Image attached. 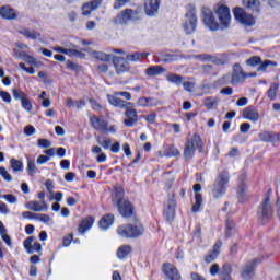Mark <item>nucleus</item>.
Instances as JSON below:
<instances>
[{
    "mask_svg": "<svg viewBox=\"0 0 280 280\" xmlns=\"http://www.w3.org/2000/svg\"><path fill=\"white\" fill-rule=\"evenodd\" d=\"M161 8V0H145L144 1V11L147 16H154Z\"/></svg>",
    "mask_w": 280,
    "mask_h": 280,
    "instance_id": "nucleus-21",
    "label": "nucleus"
},
{
    "mask_svg": "<svg viewBox=\"0 0 280 280\" xmlns=\"http://www.w3.org/2000/svg\"><path fill=\"white\" fill-rule=\"evenodd\" d=\"M113 224H115V214L113 213H107L103 215L98 221V226L103 231H108V229H110Z\"/></svg>",
    "mask_w": 280,
    "mask_h": 280,
    "instance_id": "nucleus-24",
    "label": "nucleus"
},
{
    "mask_svg": "<svg viewBox=\"0 0 280 280\" xmlns=\"http://www.w3.org/2000/svg\"><path fill=\"white\" fill-rule=\"evenodd\" d=\"M73 48L67 49L66 56H74L77 58H86V55L81 50H78V46L72 44Z\"/></svg>",
    "mask_w": 280,
    "mask_h": 280,
    "instance_id": "nucleus-41",
    "label": "nucleus"
},
{
    "mask_svg": "<svg viewBox=\"0 0 280 280\" xmlns=\"http://www.w3.org/2000/svg\"><path fill=\"white\" fill-rule=\"evenodd\" d=\"M108 102L115 108H125L124 116L126 119L122 124L126 128H132V126L139 124V113L135 109V103L124 101L116 96H108Z\"/></svg>",
    "mask_w": 280,
    "mask_h": 280,
    "instance_id": "nucleus-1",
    "label": "nucleus"
},
{
    "mask_svg": "<svg viewBox=\"0 0 280 280\" xmlns=\"http://www.w3.org/2000/svg\"><path fill=\"white\" fill-rule=\"evenodd\" d=\"M150 56V52H133L126 56V60L128 62H141V60H145Z\"/></svg>",
    "mask_w": 280,
    "mask_h": 280,
    "instance_id": "nucleus-31",
    "label": "nucleus"
},
{
    "mask_svg": "<svg viewBox=\"0 0 280 280\" xmlns=\"http://www.w3.org/2000/svg\"><path fill=\"white\" fill-rule=\"evenodd\" d=\"M125 97V100H127V102H129V100H132V94L130 92H115L114 94H107V100L108 97Z\"/></svg>",
    "mask_w": 280,
    "mask_h": 280,
    "instance_id": "nucleus-51",
    "label": "nucleus"
},
{
    "mask_svg": "<svg viewBox=\"0 0 280 280\" xmlns=\"http://www.w3.org/2000/svg\"><path fill=\"white\" fill-rule=\"evenodd\" d=\"M24 62L26 65H32L33 67H43V62L38 61L36 57L26 55V58L24 59Z\"/></svg>",
    "mask_w": 280,
    "mask_h": 280,
    "instance_id": "nucleus-49",
    "label": "nucleus"
},
{
    "mask_svg": "<svg viewBox=\"0 0 280 280\" xmlns=\"http://www.w3.org/2000/svg\"><path fill=\"white\" fill-rule=\"evenodd\" d=\"M116 207L118 209L119 215H121V218H124L125 220L138 218L137 209L135 208V205L130 200L125 199V201H117Z\"/></svg>",
    "mask_w": 280,
    "mask_h": 280,
    "instance_id": "nucleus-8",
    "label": "nucleus"
},
{
    "mask_svg": "<svg viewBox=\"0 0 280 280\" xmlns=\"http://www.w3.org/2000/svg\"><path fill=\"white\" fill-rule=\"evenodd\" d=\"M66 68L69 69L70 71H75V73H80V71H82V66L71 60H68L66 62Z\"/></svg>",
    "mask_w": 280,
    "mask_h": 280,
    "instance_id": "nucleus-50",
    "label": "nucleus"
},
{
    "mask_svg": "<svg viewBox=\"0 0 280 280\" xmlns=\"http://www.w3.org/2000/svg\"><path fill=\"white\" fill-rule=\"evenodd\" d=\"M166 80L171 84H176V86H180V84H183V82L185 80V77H183L180 74H176V73H168L166 75Z\"/></svg>",
    "mask_w": 280,
    "mask_h": 280,
    "instance_id": "nucleus-35",
    "label": "nucleus"
},
{
    "mask_svg": "<svg viewBox=\"0 0 280 280\" xmlns=\"http://www.w3.org/2000/svg\"><path fill=\"white\" fill-rule=\"evenodd\" d=\"M12 94H13L14 100H20L21 102H23V100H25L27 97V94H25V92H23L19 89H13Z\"/></svg>",
    "mask_w": 280,
    "mask_h": 280,
    "instance_id": "nucleus-55",
    "label": "nucleus"
},
{
    "mask_svg": "<svg viewBox=\"0 0 280 280\" xmlns=\"http://www.w3.org/2000/svg\"><path fill=\"white\" fill-rule=\"evenodd\" d=\"M0 198H2V200H7L9 205H16V202H19V199L16 198V196L12 194L0 195Z\"/></svg>",
    "mask_w": 280,
    "mask_h": 280,
    "instance_id": "nucleus-53",
    "label": "nucleus"
},
{
    "mask_svg": "<svg viewBox=\"0 0 280 280\" xmlns=\"http://www.w3.org/2000/svg\"><path fill=\"white\" fill-rule=\"evenodd\" d=\"M233 266L231 262H224L219 272V280H233Z\"/></svg>",
    "mask_w": 280,
    "mask_h": 280,
    "instance_id": "nucleus-25",
    "label": "nucleus"
},
{
    "mask_svg": "<svg viewBox=\"0 0 280 280\" xmlns=\"http://www.w3.org/2000/svg\"><path fill=\"white\" fill-rule=\"evenodd\" d=\"M215 14L219 19V23L223 30H226L229 25H231V9H229L226 5L221 4L217 11Z\"/></svg>",
    "mask_w": 280,
    "mask_h": 280,
    "instance_id": "nucleus-14",
    "label": "nucleus"
},
{
    "mask_svg": "<svg viewBox=\"0 0 280 280\" xmlns=\"http://www.w3.org/2000/svg\"><path fill=\"white\" fill-rule=\"evenodd\" d=\"M200 73L201 75H206V77L217 75L215 68H213L212 65H203L200 69Z\"/></svg>",
    "mask_w": 280,
    "mask_h": 280,
    "instance_id": "nucleus-43",
    "label": "nucleus"
},
{
    "mask_svg": "<svg viewBox=\"0 0 280 280\" xmlns=\"http://www.w3.org/2000/svg\"><path fill=\"white\" fill-rule=\"evenodd\" d=\"M220 248H222V241L218 240L212 246V249H210L203 257V261L206 264H213V261H215L220 255Z\"/></svg>",
    "mask_w": 280,
    "mask_h": 280,
    "instance_id": "nucleus-17",
    "label": "nucleus"
},
{
    "mask_svg": "<svg viewBox=\"0 0 280 280\" xmlns=\"http://www.w3.org/2000/svg\"><path fill=\"white\" fill-rule=\"evenodd\" d=\"M0 176H2V178H4V180H7V183H11V180H12V175H10L8 170H5V167H3V166L0 167Z\"/></svg>",
    "mask_w": 280,
    "mask_h": 280,
    "instance_id": "nucleus-58",
    "label": "nucleus"
},
{
    "mask_svg": "<svg viewBox=\"0 0 280 280\" xmlns=\"http://www.w3.org/2000/svg\"><path fill=\"white\" fill-rule=\"evenodd\" d=\"M124 196H126V190H124V187L118 186L114 189V198H113V202L115 205H117V202H121L125 201L126 198H124Z\"/></svg>",
    "mask_w": 280,
    "mask_h": 280,
    "instance_id": "nucleus-33",
    "label": "nucleus"
},
{
    "mask_svg": "<svg viewBox=\"0 0 280 280\" xmlns=\"http://www.w3.org/2000/svg\"><path fill=\"white\" fill-rule=\"evenodd\" d=\"M260 66L257 68V71H266L268 67H277V62L271 60H265L264 62L259 63Z\"/></svg>",
    "mask_w": 280,
    "mask_h": 280,
    "instance_id": "nucleus-52",
    "label": "nucleus"
},
{
    "mask_svg": "<svg viewBox=\"0 0 280 280\" xmlns=\"http://www.w3.org/2000/svg\"><path fill=\"white\" fill-rule=\"evenodd\" d=\"M135 223H125L117 228V234L125 240H139L145 233V225L139 220L133 219Z\"/></svg>",
    "mask_w": 280,
    "mask_h": 280,
    "instance_id": "nucleus-2",
    "label": "nucleus"
},
{
    "mask_svg": "<svg viewBox=\"0 0 280 280\" xmlns=\"http://www.w3.org/2000/svg\"><path fill=\"white\" fill-rule=\"evenodd\" d=\"M93 56L96 60H100L101 62H110L115 56L102 51H94Z\"/></svg>",
    "mask_w": 280,
    "mask_h": 280,
    "instance_id": "nucleus-36",
    "label": "nucleus"
},
{
    "mask_svg": "<svg viewBox=\"0 0 280 280\" xmlns=\"http://www.w3.org/2000/svg\"><path fill=\"white\" fill-rule=\"evenodd\" d=\"M161 271L167 280H183V275H180L178 267L172 262H164Z\"/></svg>",
    "mask_w": 280,
    "mask_h": 280,
    "instance_id": "nucleus-12",
    "label": "nucleus"
},
{
    "mask_svg": "<svg viewBox=\"0 0 280 280\" xmlns=\"http://www.w3.org/2000/svg\"><path fill=\"white\" fill-rule=\"evenodd\" d=\"M196 149L200 154H205V142L200 133H194L191 138L186 140L183 152L185 161H191L196 156Z\"/></svg>",
    "mask_w": 280,
    "mask_h": 280,
    "instance_id": "nucleus-4",
    "label": "nucleus"
},
{
    "mask_svg": "<svg viewBox=\"0 0 280 280\" xmlns=\"http://www.w3.org/2000/svg\"><path fill=\"white\" fill-rule=\"evenodd\" d=\"M272 196V188H269L265 195V198L257 208V219L260 224H268L270 220L275 217V208L270 202Z\"/></svg>",
    "mask_w": 280,
    "mask_h": 280,
    "instance_id": "nucleus-3",
    "label": "nucleus"
},
{
    "mask_svg": "<svg viewBox=\"0 0 280 280\" xmlns=\"http://www.w3.org/2000/svg\"><path fill=\"white\" fill-rule=\"evenodd\" d=\"M247 78H257V72L246 73L240 63H234L231 84H242Z\"/></svg>",
    "mask_w": 280,
    "mask_h": 280,
    "instance_id": "nucleus-9",
    "label": "nucleus"
},
{
    "mask_svg": "<svg viewBox=\"0 0 280 280\" xmlns=\"http://www.w3.org/2000/svg\"><path fill=\"white\" fill-rule=\"evenodd\" d=\"M38 148H51V141L47 139H38L37 140Z\"/></svg>",
    "mask_w": 280,
    "mask_h": 280,
    "instance_id": "nucleus-64",
    "label": "nucleus"
},
{
    "mask_svg": "<svg viewBox=\"0 0 280 280\" xmlns=\"http://www.w3.org/2000/svg\"><path fill=\"white\" fill-rule=\"evenodd\" d=\"M136 106H140V108H148L152 106H158V104L156 102H154V97L141 96L138 98Z\"/></svg>",
    "mask_w": 280,
    "mask_h": 280,
    "instance_id": "nucleus-30",
    "label": "nucleus"
},
{
    "mask_svg": "<svg viewBox=\"0 0 280 280\" xmlns=\"http://www.w3.org/2000/svg\"><path fill=\"white\" fill-rule=\"evenodd\" d=\"M130 21H139V11L125 9L114 19L115 25H126Z\"/></svg>",
    "mask_w": 280,
    "mask_h": 280,
    "instance_id": "nucleus-10",
    "label": "nucleus"
},
{
    "mask_svg": "<svg viewBox=\"0 0 280 280\" xmlns=\"http://www.w3.org/2000/svg\"><path fill=\"white\" fill-rule=\"evenodd\" d=\"M165 71H167V69L163 68L162 66H150L145 69V75L148 78H155L156 75L165 73Z\"/></svg>",
    "mask_w": 280,
    "mask_h": 280,
    "instance_id": "nucleus-28",
    "label": "nucleus"
},
{
    "mask_svg": "<svg viewBox=\"0 0 280 280\" xmlns=\"http://www.w3.org/2000/svg\"><path fill=\"white\" fill-rule=\"evenodd\" d=\"M113 65L118 75H121V73H126V71H130V63L127 61V59H124L122 57L114 56Z\"/></svg>",
    "mask_w": 280,
    "mask_h": 280,
    "instance_id": "nucleus-18",
    "label": "nucleus"
},
{
    "mask_svg": "<svg viewBox=\"0 0 280 280\" xmlns=\"http://www.w3.org/2000/svg\"><path fill=\"white\" fill-rule=\"evenodd\" d=\"M243 119H247L248 121H253L255 124L256 121H259V112H257V108H255L253 105L247 106L243 110Z\"/></svg>",
    "mask_w": 280,
    "mask_h": 280,
    "instance_id": "nucleus-22",
    "label": "nucleus"
},
{
    "mask_svg": "<svg viewBox=\"0 0 280 280\" xmlns=\"http://www.w3.org/2000/svg\"><path fill=\"white\" fill-rule=\"evenodd\" d=\"M264 261V258H254L245 264L243 270L241 271L242 279L250 280L255 277V270L259 264Z\"/></svg>",
    "mask_w": 280,
    "mask_h": 280,
    "instance_id": "nucleus-13",
    "label": "nucleus"
},
{
    "mask_svg": "<svg viewBox=\"0 0 280 280\" xmlns=\"http://www.w3.org/2000/svg\"><path fill=\"white\" fill-rule=\"evenodd\" d=\"M160 62H174L176 60V55L161 51L158 56Z\"/></svg>",
    "mask_w": 280,
    "mask_h": 280,
    "instance_id": "nucleus-37",
    "label": "nucleus"
},
{
    "mask_svg": "<svg viewBox=\"0 0 280 280\" xmlns=\"http://www.w3.org/2000/svg\"><path fill=\"white\" fill-rule=\"evenodd\" d=\"M165 156H168L171 159L174 156H180V151L178 150V148H176V145L170 144L165 151Z\"/></svg>",
    "mask_w": 280,
    "mask_h": 280,
    "instance_id": "nucleus-44",
    "label": "nucleus"
},
{
    "mask_svg": "<svg viewBox=\"0 0 280 280\" xmlns=\"http://www.w3.org/2000/svg\"><path fill=\"white\" fill-rule=\"evenodd\" d=\"M130 253H132V246L122 245L117 249L116 255L118 259H126Z\"/></svg>",
    "mask_w": 280,
    "mask_h": 280,
    "instance_id": "nucleus-34",
    "label": "nucleus"
},
{
    "mask_svg": "<svg viewBox=\"0 0 280 280\" xmlns=\"http://www.w3.org/2000/svg\"><path fill=\"white\" fill-rule=\"evenodd\" d=\"M19 67L20 69H22V71H25L26 73H28V75H34V73H36V70L34 69V67H26L24 62H20Z\"/></svg>",
    "mask_w": 280,
    "mask_h": 280,
    "instance_id": "nucleus-60",
    "label": "nucleus"
},
{
    "mask_svg": "<svg viewBox=\"0 0 280 280\" xmlns=\"http://www.w3.org/2000/svg\"><path fill=\"white\" fill-rule=\"evenodd\" d=\"M200 207H202V194H195V203L191 207V212L198 213Z\"/></svg>",
    "mask_w": 280,
    "mask_h": 280,
    "instance_id": "nucleus-40",
    "label": "nucleus"
},
{
    "mask_svg": "<svg viewBox=\"0 0 280 280\" xmlns=\"http://www.w3.org/2000/svg\"><path fill=\"white\" fill-rule=\"evenodd\" d=\"M36 162L34 160H27L26 172L28 176H35L37 172Z\"/></svg>",
    "mask_w": 280,
    "mask_h": 280,
    "instance_id": "nucleus-46",
    "label": "nucleus"
},
{
    "mask_svg": "<svg viewBox=\"0 0 280 280\" xmlns=\"http://www.w3.org/2000/svg\"><path fill=\"white\" fill-rule=\"evenodd\" d=\"M90 124L96 132H102V135H109V132L115 135L117 132V126L112 125L108 127V121L100 116L90 117Z\"/></svg>",
    "mask_w": 280,
    "mask_h": 280,
    "instance_id": "nucleus-7",
    "label": "nucleus"
},
{
    "mask_svg": "<svg viewBox=\"0 0 280 280\" xmlns=\"http://www.w3.org/2000/svg\"><path fill=\"white\" fill-rule=\"evenodd\" d=\"M229 183H231V173H229V170H223L219 172L215 180L212 184L211 191L213 198H222V196H224V194H226V190L229 189Z\"/></svg>",
    "mask_w": 280,
    "mask_h": 280,
    "instance_id": "nucleus-5",
    "label": "nucleus"
},
{
    "mask_svg": "<svg viewBox=\"0 0 280 280\" xmlns=\"http://www.w3.org/2000/svg\"><path fill=\"white\" fill-rule=\"evenodd\" d=\"M236 232H237V224L233 220L228 219L225 221V237H226V240H229V237H233V235H235Z\"/></svg>",
    "mask_w": 280,
    "mask_h": 280,
    "instance_id": "nucleus-29",
    "label": "nucleus"
},
{
    "mask_svg": "<svg viewBox=\"0 0 280 280\" xmlns=\"http://www.w3.org/2000/svg\"><path fill=\"white\" fill-rule=\"evenodd\" d=\"M164 215L166 218V222H174V218H176V196L175 195H172L171 199L167 200Z\"/></svg>",
    "mask_w": 280,
    "mask_h": 280,
    "instance_id": "nucleus-16",
    "label": "nucleus"
},
{
    "mask_svg": "<svg viewBox=\"0 0 280 280\" xmlns=\"http://www.w3.org/2000/svg\"><path fill=\"white\" fill-rule=\"evenodd\" d=\"M280 141V132H270V138H269V143H272V145H275V143H279Z\"/></svg>",
    "mask_w": 280,
    "mask_h": 280,
    "instance_id": "nucleus-63",
    "label": "nucleus"
},
{
    "mask_svg": "<svg viewBox=\"0 0 280 280\" xmlns=\"http://www.w3.org/2000/svg\"><path fill=\"white\" fill-rule=\"evenodd\" d=\"M207 60H211L213 65H215L217 67H223V65H226V58H218V57H213L211 55H208Z\"/></svg>",
    "mask_w": 280,
    "mask_h": 280,
    "instance_id": "nucleus-48",
    "label": "nucleus"
},
{
    "mask_svg": "<svg viewBox=\"0 0 280 280\" xmlns=\"http://www.w3.org/2000/svg\"><path fill=\"white\" fill-rule=\"evenodd\" d=\"M203 104L208 110H213V108H218V98L208 96L205 98Z\"/></svg>",
    "mask_w": 280,
    "mask_h": 280,
    "instance_id": "nucleus-38",
    "label": "nucleus"
},
{
    "mask_svg": "<svg viewBox=\"0 0 280 280\" xmlns=\"http://www.w3.org/2000/svg\"><path fill=\"white\" fill-rule=\"evenodd\" d=\"M94 223H95V218H93L92 215L86 217L81 221V223L78 226L79 233L81 234L86 233V231H89Z\"/></svg>",
    "mask_w": 280,
    "mask_h": 280,
    "instance_id": "nucleus-27",
    "label": "nucleus"
},
{
    "mask_svg": "<svg viewBox=\"0 0 280 280\" xmlns=\"http://www.w3.org/2000/svg\"><path fill=\"white\" fill-rule=\"evenodd\" d=\"M21 106L22 108H24V110H27V113H31V110H33L34 108V106L32 105V101H30L27 96L21 101Z\"/></svg>",
    "mask_w": 280,
    "mask_h": 280,
    "instance_id": "nucleus-56",
    "label": "nucleus"
},
{
    "mask_svg": "<svg viewBox=\"0 0 280 280\" xmlns=\"http://www.w3.org/2000/svg\"><path fill=\"white\" fill-rule=\"evenodd\" d=\"M261 62V57L253 56L246 60L247 67H257Z\"/></svg>",
    "mask_w": 280,
    "mask_h": 280,
    "instance_id": "nucleus-54",
    "label": "nucleus"
},
{
    "mask_svg": "<svg viewBox=\"0 0 280 280\" xmlns=\"http://www.w3.org/2000/svg\"><path fill=\"white\" fill-rule=\"evenodd\" d=\"M21 36H24L25 38H28L30 40H38L40 38V33L28 28H22L20 32Z\"/></svg>",
    "mask_w": 280,
    "mask_h": 280,
    "instance_id": "nucleus-32",
    "label": "nucleus"
},
{
    "mask_svg": "<svg viewBox=\"0 0 280 280\" xmlns=\"http://www.w3.org/2000/svg\"><path fill=\"white\" fill-rule=\"evenodd\" d=\"M245 8L253 10L254 12H259L260 2L257 0H243Z\"/></svg>",
    "mask_w": 280,
    "mask_h": 280,
    "instance_id": "nucleus-39",
    "label": "nucleus"
},
{
    "mask_svg": "<svg viewBox=\"0 0 280 280\" xmlns=\"http://www.w3.org/2000/svg\"><path fill=\"white\" fill-rule=\"evenodd\" d=\"M10 165H11L13 172H23V161L12 158L10 160Z\"/></svg>",
    "mask_w": 280,
    "mask_h": 280,
    "instance_id": "nucleus-45",
    "label": "nucleus"
},
{
    "mask_svg": "<svg viewBox=\"0 0 280 280\" xmlns=\"http://www.w3.org/2000/svg\"><path fill=\"white\" fill-rule=\"evenodd\" d=\"M203 23L212 32L220 30V23L215 21V15L211 11H203Z\"/></svg>",
    "mask_w": 280,
    "mask_h": 280,
    "instance_id": "nucleus-20",
    "label": "nucleus"
},
{
    "mask_svg": "<svg viewBox=\"0 0 280 280\" xmlns=\"http://www.w3.org/2000/svg\"><path fill=\"white\" fill-rule=\"evenodd\" d=\"M196 5L188 4L185 20L183 23L184 32H186V34H194V32H196V27H198V16L196 15Z\"/></svg>",
    "mask_w": 280,
    "mask_h": 280,
    "instance_id": "nucleus-6",
    "label": "nucleus"
},
{
    "mask_svg": "<svg viewBox=\"0 0 280 280\" xmlns=\"http://www.w3.org/2000/svg\"><path fill=\"white\" fill-rule=\"evenodd\" d=\"M182 84L184 90L187 91L188 93H191L194 89H196V83L191 81H184Z\"/></svg>",
    "mask_w": 280,
    "mask_h": 280,
    "instance_id": "nucleus-59",
    "label": "nucleus"
},
{
    "mask_svg": "<svg viewBox=\"0 0 280 280\" xmlns=\"http://www.w3.org/2000/svg\"><path fill=\"white\" fill-rule=\"evenodd\" d=\"M130 1H132V0H115L113 8H114V10H121V8H124L125 5H128V3H130Z\"/></svg>",
    "mask_w": 280,
    "mask_h": 280,
    "instance_id": "nucleus-57",
    "label": "nucleus"
},
{
    "mask_svg": "<svg viewBox=\"0 0 280 280\" xmlns=\"http://www.w3.org/2000/svg\"><path fill=\"white\" fill-rule=\"evenodd\" d=\"M71 242H73V233H70L63 236L62 246L67 248L68 246H71Z\"/></svg>",
    "mask_w": 280,
    "mask_h": 280,
    "instance_id": "nucleus-61",
    "label": "nucleus"
},
{
    "mask_svg": "<svg viewBox=\"0 0 280 280\" xmlns=\"http://www.w3.org/2000/svg\"><path fill=\"white\" fill-rule=\"evenodd\" d=\"M218 86H226V84H231V80L229 79V74H225L223 77H221L218 81H217Z\"/></svg>",
    "mask_w": 280,
    "mask_h": 280,
    "instance_id": "nucleus-62",
    "label": "nucleus"
},
{
    "mask_svg": "<svg viewBox=\"0 0 280 280\" xmlns=\"http://www.w3.org/2000/svg\"><path fill=\"white\" fill-rule=\"evenodd\" d=\"M102 5V0H91L82 5V16H89L91 12H95Z\"/></svg>",
    "mask_w": 280,
    "mask_h": 280,
    "instance_id": "nucleus-23",
    "label": "nucleus"
},
{
    "mask_svg": "<svg viewBox=\"0 0 280 280\" xmlns=\"http://www.w3.org/2000/svg\"><path fill=\"white\" fill-rule=\"evenodd\" d=\"M233 12L234 19L241 23V25H245V27H253V25H255V18L246 13L243 8L236 7Z\"/></svg>",
    "mask_w": 280,
    "mask_h": 280,
    "instance_id": "nucleus-11",
    "label": "nucleus"
},
{
    "mask_svg": "<svg viewBox=\"0 0 280 280\" xmlns=\"http://www.w3.org/2000/svg\"><path fill=\"white\" fill-rule=\"evenodd\" d=\"M278 91H279V85L277 83L271 84L269 90L267 91V97L271 100V102H275V100H277Z\"/></svg>",
    "mask_w": 280,
    "mask_h": 280,
    "instance_id": "nucleus-42",
    "label": "nucleus"
},
{
    "mask_svg": "<svg viewBox=\"0 0 280 280\" xmlns=\"http://www.w3.org/2000/svg\"><path fill=\"white\" fill-rule=\"evenodd\" d=\"M0 19H2V21H16V19H19V11L12 8V5H2L0 8Z\"/></svg>",
    "mask_w": 280,
    "mask_h": 280,
    "instance_id": "nucleus-15",
    "label": "nucleus"
},
{
    "mask_svg": "<svg viewBox=\"0 0 280 280\" xmlns=\"http://www.w3.org/2000/svg\"><path fill=\"white\" fill-rule=\"evenodd\" d=\"M26 209H30V211L40 212L47 211V209H49V206H47V201H28L26 203Z\"/></svg>",
    "mask_w": 280,
    "mask_h": 280,
    "instance_id": "nucleus-26",
    "label": "nucleus"
},
{
    "mask_svg": "<svg viewBox=\"0 0 280 280\" xmlns=\"http://www.w3.org/2000/svg\"><path fill=\"white\" fill-rule=\"evenodd\" d=\"M34 240H36V237L34 236H28L24 242H23V246L26 250V253H28V255H34V253H40V250H43V245H40V243L35 242ZM34 243V244H33ZM33 244V245H32Z\"/></svg>",
    "mask_w": 280,
    "mask_h": 280,
    "instance_id": "nucleus-19",
    "label": "nucleus"
},
{
    "mask_svg": "<svg viewBox=\"0 0 280 280\" xmlns=\"http://www.w3.org/2000/svg\"><path fill=\"white\" fill-rule=\"evenodd\" d=\"M237 196H238V202L241 205H244L246 202V186H245V184H242L238 187Z\"/></svg>",
    "mask_w": 280,
    "mask_h": 280,
    "instance_id": "nucleus-47",
    "label": "nucleus"
}]
</instances>
